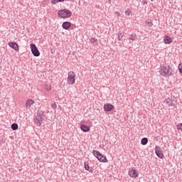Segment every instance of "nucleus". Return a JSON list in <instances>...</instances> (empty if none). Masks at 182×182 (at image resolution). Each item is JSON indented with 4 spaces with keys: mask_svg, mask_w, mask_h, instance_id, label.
I'll return each mask as SVG.
<instances>
[{
    "mask_svg": "<svg viewBox=\"0 0 182 182\" xmlns=\"http://www.w3.org/2000/svg\"><path fill=\"white\" fill-rule=\"evenodd\" d=\"M75 77H76V75L75 74L74 72L70 71L68 73V85H74Z\"/></svg>",
    "mask_w": 182,
    "mask_h": 182,
    "instance_id": "nucleus-6",
    "label": "nucleus"
},
{
    "mask_svg": "<svg viewBox=\"0 0 182 182\" xmlns=\"http://www.w3.org/2000/svg\"><path fill=\"white\" fill-rule=\"evenodd\" d=\"M58 15L60 16V18L66 19V18H70V16H72V11H70L69 9H64L58 11Z\"/></svg>",
    "mask_w": 182,
    "mask_h": 182,
    "instance_id": "nucleus-3",
    "label": "nucleus"
},
{
    "mask_svg": "<svg viewBox=\"0 0 182 182\" xmlns=\"http://www.w3.org/2000/svg\"><path fill=\"white\" fill-rule=\"evenodd\" d=\"M178 69H179V72H180V73H182V65L181 64V65H179V66H178Z\"/></svg>",
    "mask_w": 182,
    "mask_h": 182,
    "instance_id": "nucleus-28",
    "label": "nucleus"
},
{
    "mask_svg": "<svg viewBox=\"0 0 182 182\" xmlns=\"http://www.w3.org/2000/svg\"><path fill=\"white\" fill-rule=\"evenodd\" d=\"M132 11H130L129 9H127L126 11H125V15H127V16H129L130 15Z\"/></svg>",
    "mask_w": 182,
    "mask_h": 182,
    "instance_id": "nucleus-23",
    "label": "nucleus"
},
{
    "mask_svg": "<svg viewBox=\"0 0 182 182\" xmlns=\"http://www.w3.org/2000/svg\"><path fill=\"white\" fill-rule=\"evenodd\" d=\"M129 176H130L133 178H136V177H139V172L136 169L132 168L129 171Z\"/></svg>",
    "mask_w": 182,
    "mask_h": 182,
    "instance_id": "nucleus-8",
    "label": "nucleus"
},
{
    "mask_svg": "<svg viewBox=\"0 0 182 182\" xmlns=\"http://www.w3.org/2000/svg\"><path fill=\"white\" fill-rule=\"evenodd\" d=\"M166 105L168 106H174L176 105V100L171 99V98H168L165 100Z\"/></svg>",
    "mask_w": 182,
    "mask_h": 182,
    "instance_id": "nucleus-11",
    "label": "nucleus"
},
{
    "mask_svg": "<svg viewBox=\"0 0 182 182\" xmlns=\"http://www.w3.org/2000/svg\"><path fill=\"white\" fill-rule=\"evenodd\" d=\"M146 26L148 27L153 26V23L152 22H146Z\"/></svg>",
    "mask_w": 182,
    "mask_h": 182,
    "instance_id": "nucleus-24",
    "label": "nucleus"
},
{
    "mask_svg": "<svg viewBox=\"0 0 182 182\" xmlns=\"http://www.w3.org/2000/svg\"><path fill=\"white\" fill-rule=\"evenodd\" d=\"M114 109V106L111 104H106L104 105V109L105 112H112Z\"/></svg>",
    "mask_w": 182,
    "mask_h": 182,
    "instance_id": "nucleus-10",
    "label": "nucleus"
},
{
    "mask_svg": "<svg viewBox=\"0 0 182 182\" xmlns=\"http://www.w3.org/2000/svg\"><path fill=\"white\" fill-rule=\"evenodd\" d=\"M155 153L157 157H159V159H163V157H164V154H163V151L160 146H156Z\"/></svg>",
    "mask_w": 182,
    "mask_h": 182,
    "instance_id": "nucleus-7",
    "label": "nucleus"
},
{
    "mask_svg": "<svg viewBox=\"0 0 182 182\" xmlns=\"http://www.w3.org/2000/svg\"><path fill=\"white\" fill-rule=\"evenodd\" d=\"M97 40L95 39V38H92L90 39V42H91L92 43H95V42H97Z\"/></svg>",
    "mask_w": 182,
    "mask_h": 182,
    "instance_id": "nucleus-25",
    "label": "nucleus"
},
{
    "mask_svg": "<svg viewBox=\"0 0 182 182\" xmlns=\"http://www.w3.org/2000/svg\"><path fill=\"white\" fill-rule=\"evenodd\" d=\"M45 89H46V90H47V92H49L50 90H52V87H51L50 85H46L45 86Z\"/></svg>",
    "mask_w": 182,
    "mask_h": 182,
    "instance_id": "nucleus-21",
    "label": "nucleus"
},
{
    "mask_svg": "<svg viewBox=\"0 0 182 182\" xmlns=\"http://www.w3.org/2000/svg\"><path fill=\"white\" fill-rule=\"evenodd\" d=\"M93 155L101 163H106L107 161V158H106V156H104L103 154H100L99 151H93Z\"/></svg>",
    "mask_w": 182,
    "mask_h": 182,
    "instance_id": "nucleus-4",
    "label": "nucleus"
},
{
    "mask_svg": "<svg viewBox=\"0 0 182 182\" xmlns=\"http://www.w3.org/2000/svg\"><path fill=\"white\" fill-rule=\"evenodd\" d=\"M115 14L117 16H120V13L119 11H115Z\"/></svg>",
    "mask_w": 182,
    "mask_h": 182,
    "instance_id": "nucleus-29",
    "label": "nucleus"
},
{
    "mask_svg": "<svg viewBox=\"0 0 182 182\" xmlns=\"http://www.w3.org/2000/svg\"><path fill=\"white\" fill-rule=\"evenodd\" d=\"M30 48L31 49V52L36 58H38V56H41V53L39 52V50H38V48L36 47V45L34 43H31L30 45Z\"/></svg>",
    "mask_w": 182,
    "mask_h": 182,
    "instance_id": "nucleus-5",
    "label": "nucleus"
},
{
    "mask_svg": "<svg viewBox=\"0 0 182 182\" xmlns=\"http://www.w3.org/2000/svg\"><path fill=\"white\" fill-rule=\"evenodd\" d=\"M33 103H35V101L32 100H28L26 103V107H28V109H31V106H32V105H33Z\"/></svg>",
    "mask_w": 182,
    "mask_h": 182,
    "instance_id": "nucleus-15",
    "label": "nucleus"
},
{
    "mask_svg": "<svg viewBox=\"0 0 182 182\" xmlns=\"http://www.w3.org/2000/svg\"><path fill=\"white\" fill-rule=\"evenodd\" d=\"M46 117V114L45 111H39L35 118L33 119L35 124L37 126H41L43 120Z\"/></svg>",
    "mask_w": 182,
    "mask_h": 182,
    "instance_id": "nucleus-2",
    "label": "nucleus"
},
{
    "mask_svg": "<svg viewBox=\"0 0 182 182\" xmlns=\"http://www.w3.org/2000/svg\"><path fill=\"white\" fill-rule=\"evenodd\" d=\"M51 107L53 109H56V107H58V105H56V102H53L52 104H51Z\"/></svg>",
    "mask_w": 182,
    "mask_h": 182,
    "instance_id": "nucleus-22",
    "label": "nucleus"
},
{
    "mask_svg": "<svg viewBox=\"0 0 182 182\" xmlns=\"http://www.w3.org/2000/svg\"><path fill=\"white\" fill-rule=\"evenodd\" d=\"M129 39L131 41H136L137 40V36L136 34H132L130 36H129Z\"/></svg>",
    "mask_w": 182,
    "mask_h": 182,
    "instance_id": "nucleus-18",
    "label": "nucleus"
},
{
    "mask_svg": "<svg viewBox=\"0 0 182 182\" xmlns=\"http://www.w3.org/2000/svg\"><path fill=\"white\" fill-rule=\"evenodd\" d=\"M159 73L161 76L168 77V76H173V75H174V71L171 68H170V65L163 64L162 65H161V70H159Z\"/></svg>",
    "mask_w": 182,
    "mask_h": 182,
    "instance_id": "nucleus-1",
    "label": "nucleus"
},
{
    "mask_svg": "<svg viewBox=\"0 0 182 182\" xmlns=\"http://www.w3.org/2000/svg\"><path fill=\"white\" fill-rule=\"evenodd\" d=\"M147 143H149V139L147 138H143L141 140V144H142V146H146V144H147Z\"/></svg>",
    "mask_w": 182,
    "mask_h": 182,
    "instance_id": "nucleus-16",
    "label": "nucleus"
},
{
    "mask_svg": "<svg viewBox=\"0 0 182 182\" xmlns=\"http://www.w3.org/2000/svg\"><path fill=\"white\" fill-rule=\"evenodd\" d=\"M151 1H153V0H151Z\"/></svg>",
    "mask_w": 182,
    "mask_h": 182,
    "instance_id": "nucleus-31",
    "label": "nucleus"
},
{
    "mask_svg": "<svg viewBox=\"0 0 182 182\" xmlns=\"http://www.w3.org/2000/svg\"><path fill=\"white\" fill-rule=\"evenodd\" d=\"M80 129L82 132H85V133L90 130V128L87 125H85V124H82L80 126Z\"/></svg>",
    "mask_w": 182,
    "mask_h": 182,
    "instance_id": "nucleus-13",
    "label": "nucleus"
},
{
    "mask_svg": "<svg viewBox=\"0 0 182 182\" xmlns=\"http://www.w3.org/2000/svg\"><path fill=\"white\" fill-rule=\"evenodd\" d=\"M70 26H72V23H70V22L69 21H65L64 23H63V28L68 30L69 29V28H70Z\"/></svg>",
    "mask_w": 182,
    "mask_h": 182,
    "instance_id": "nucleus-12",
    "label": "nucleus"
},
{
    "mask_svg": "<svg viewBox=\"0 0 182 182\" xmlns=\"http://www.w3.org/2000/svg\"><path fill=\"white\" fill-rule=\"evenodd\" d=\"M58 2H63L65 0H57Z\"/></svg>",
    "mask_w": 182,
    "mask_h": 182,
    "instance_id": "nucleus-30",
    "label": "nucleus"
},
{
    "mask_svg": "<svg viewBox=\"0 0 182 182\" xmlns=\"http://www.w3.org/2000/svg\"><path fill=\"white\" fill-rule=\"evenodd\" d=\"M124 36V35H123V33H122V32L119 31L118 33V37H117L118 41H123Z\"/></svg>",
    "mask_w": 182,
    "mask_h": 182,
    "instance_id": "nucleus-17",
    "label": "nucleus"
},
{
    "mask_svg": "<svg viewBox=\"0 0 182 182\" xmlns=\"http://www.w3.org/2000/svg\"><path fill=\"white\" fill-rule=\"evenodd\" d=\"M178 129H179V130H182V123L179 124L177 125Z\"/></svg>",
    "mask_w": 182,
    "mask_h": 182,
    "instance_id": "nucleus-27",
    "label": "nucleus"
},
{
    "mask_svg": "<svg viewBox=\"0 0 182 182\" xmlns=\"http://www.w3.org/2000/svg\"><path fill=\"white\" fill-rule=\"evenodd\" d=\"M164 43H166V45H168V43H171L173 42L171 38L168 36H165L164 38Z\"/></svg>",
    "mask_w": 182,
    "mask_h": 182,
    "instance_id": "nucleus-14",
    "label": "nucleus"
},
{
    "mask_svg": "<svg viewBox=\"0 0 182 182\" xmlns=\"http://www.w3.org/2000/svg\"><path fill=\"white\" fill-rule=\"evenodd\" d=\"M84 166H85V170H87V171H90V166H89V163L85 162V163L84 164Z\"/></svg>",
    "mask_w": 182,
    "mask_h": 182,
    "instance_id": "nucleus-20",
    "label": "nucleus"
},
{
    "mask_svg": "<svg viewBox=\"0 0 182 182\" xmlns=\"http://www.w3.org/2000/svg\"><path fill=\"white\" fill-rule=\"evenodd\" d=\"M18 124L14 123L11 124V129L12 130H18Z\"/></svg>",
    "mask_w": 182,
    "mask_h": 182,
    "instance_id": "nucleus-19",
    "label": "nucleus"
},
{
    "mask_svg": "<svg viewBox=\"0 0 182 182\" xmlns=\"http://www.w3.org/2000/svg\"><path fill=\"white\" fill-rule=\"evenodd\" d=\"M58 0H52L51 1V4H53V5H55V4H58Z\"/></svg>",
    "mask_w": 182,
    "mask_h": 182,
    "instance_id": "nucleus-26",
    "label": "nucleus"
},
{
    "mask_svg": "<svg viewBox=\"0 0 182 182\" xmlns=\"http://www.w3.org/2000/svg\"><path fill=\"white\" fill-rule=\"evenodd\" d=\"M9 46H10V48L14 49V50H16V51L19 50V46H18V43H16L9 42Z\"/></svg>",
    "mask_w": 182,
    "mask_h": 182,
    "instance_id": "nucleus-9",
    "label": "nucleus"
}]
</instances>
